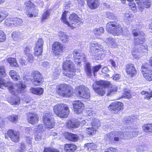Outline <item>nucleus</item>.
Instances as JSON below:
<instances>
[{
  "label": "nucleus",
  "mask_w": 152,
  "mask_h": 152,
  "mask_svg": "<svg viewBox=\"0 0 152 152\" xmlns=\"http://www.w3.org/2000/svg\"><path fill=\"white\" fill-rule=\"evenodd\" d=\"M93 89L99 95H103L107 91V95H110L113 91L112 85L109 81L100 80L96 81L93 85Z\"/></svg>",
  "instance_id": "obj_1"
},
{
  "label": "nucleus",
  "mask_w": 152,
  "mask_h": 152,
  "mask_svg": "<svg viewBox=\"0 0 152 152\" xmlns=\"http://www.w3.org/2000/svg\"><path fill=\"white\" fill-rule=\"evenodd\" d=\"M4 86L8 87L10 93L15 95L19 93H23L26 87L25 85L21 83L17 85L13 84L11 82H8L6 83L4 80L0 77V88L3 89Z\"/></svg>",
  "instance_id": "obj_2"
},
{
  "label": "nucleus",
  "mask_w": 152,
  "mask_h": 152,
  "mask_svg": "<svg viewBox=\"0 0 152 152\" xmlns=\"http://www.w3.org/2000/svg\"><path fill=\"white\" fill-rule=\"evenodd\" d=\"M68 11H64L62 15L61 20L63 23L67 25L69 27L72 28L75 27V24L80 21V18L76 14L73 13L70 14L69 16V22L66 19V14Z\"/></svg>",
  "instance_id": "obj_3"
},
{
  "label": "nucleus",
  "mask_w": 152,
  "mask_h": 152,
  "mask_svg": "<svg viewBox=\"0 0 152 152\" xmlns=\"http://www.w3.org/2000/svg\"><path fill=\"white\" fill-rule=\"evenodd\" d=\"M53 111L58 116L62 118H67L69 111L68 106L64 104L56 105L53 108Z\"/></svg>",
  "instance_id": "obj_4"
},
{
  "label": "nucleus",
  "mask_w": 152,
  "mask_h": 152,
  "mask_svg": "<svg viewBox=\"0 0 152 152\" xmlns=\"http://www.w3.org/2000/svg\"><path fill=\"white\" fill-rule=\"evenodd\" d=\"M72 88L70 85L61 84L57 86L56 91L60 96L63 97L71 96L72 93Z\"/></svg>",
  "instance_id": "obj_5"
},
{
  "label": "nucleus",
  "mask_w": 152,
  "mask_h": 152,
  "mask_svg": "<svg viewBox=\"0 0 152 152\" xmlns=\"http://www.w3.org/2000/svg\"><path fill=\"white\" fill-rule=\"evenodd\" d=\"M72 88L70 85L61 84L57 86L56 91L60 96L63 97L71 96L72 93Z\"/></svg>",
  "instance_id": "obj_6"
},
{
  "label": "nucleus",
  "mask_w": 152,
  "mask_h": 152,
  "mask_svg": "<svg viewBox=\"0 0 152 152\" xmlns=\"http://www.w3.org/2000/svg\"><path fill=\"white\" fill-rule=\"evenodd\" d=\"M63 69L64 70L63 74L65 76L71 78L75 75L74 64L71 61H66L64 63Z\"/></svg>",
  "instance_id": "obj_7"
},
{
  "label": "nucleus",
  "mask_w": 152,
  "mask_h": 152,
  "mask_svg": "<svg viewBox=\"0 0 152 152\" xmlns=\"http://www.w3.org/2000/svg\"><path fill=\"white\" fill-rule=\"evenodd\" d=\"M132 33L134 36H138L137 38L135 37L134 39V45L138 47L143 44L145 41V39L143 38L145 35L144 33L142 31H140L138 29L133 30Z\"/></svg>",
  "instance_id": "obj_8"
},
{
  "label": "nucleus",
  "mask_w": 152,
  "mask_h": 152,
  "mask_svg": "<svg viewBox=\"0 0 152 152\" xmlns=\"http://www.w3.org/2000/svg\"><path fill=\"white\" fill-rule=\"evenodd\" d=\"M76 94L79 97L85 99H89L90 97L89 89L83 85L79 87L76 91Z\"/></svg>",
  "instance_id": "obj_9"
},
{
  "label": "nucleus",
  "mask_w": 152,
  "mask_h": 152,
  "mask_svg": "<svg viewBox=\"0 0 152 152\" xmlns=\"http://www.w3.org/2000/svg\"><path fill=\"white\" fill-rule=\"evenodd\" d=\"M51 113H45L43 116V121L46 128L51 129L53 128L55 124L53 119L51 117Z\"/></svg>",
  "instance_id": "obj_10"
},
{
  "label": "nucleus",
  "mask_w": 152,
  "mask_h": 152,
  "mask_svg": "<svg viewBox=\"0 0 152 152\" xmlns=\"http://www.w3.org/2000/svg\"><path fill=\"white\" fill-rule=\"evenodd\" d=\"M108 108L112 113L117 114L123 110V104L120 102H114L109 105Z\"/></svg>",
  "instance_id": "obj_11"
},
{
  "label": "nucleus",
  "mask_w": 152,
  "mask_h": 152,
  "mask_svg": "<svg viewBox=\"0 0 152 152\" xmlns=\"http://www.w3.org/2000/svg\"><path fill=\"white\" fill-rule=\"evenodd\" d=\"M100 126V124L98 119L94 118L92 121L91 127L88 128L86 131L90 135H92L96 133V129Z\"/></svg>",
  "instance_id": "obj_12"
},
{
  "label": "nucleus",
  "mask_w": 152,
  "mask_h": 152,
  "mask_svg": "<svg viewBox=\"0 0 152 152\" xmlns=\"http://www.w3.org/2000/svg\"><path fill=\"white\" fill-rule=\"evenodd\" d=\"M149 66L147 64H145L142 65L141 69L144 77L146 80L151 81L152 80V74L151 73L152 72L149 70Z\"/></svg>",
  "instance_id": "obj_13"
},
{
  "label": "nucleus",
  "mask_w": 152,
  "mask_h": 152,
  "mask_svg": "<svg viewBox=\"0 0 152 152\" xmlns=\"http://www.w3.org/2000/svg\"><path fill=\"white\" fill-rule=\"evenodd\" d=\"M26 6V15L30 18L33 16L36 17L37 16V13H34V12L33 13L31 12L33 10L34 7V4L30 1H27L25 3Z\"/></svg>",
  "instance_id": "obj_14"
},
{
  "label": "nucleus",
  "mask_w": 152,
  "mask_h": 152,
  "mask_svg": "<svg viewBox=\"0 0 152 152\" xmlns=\"http://www.w3.org/2000/svg\"><path fill=\"white\" fill-rule=\"evenodd\" d=\"M5 137L7 138H8V137H9L12 141L16 142L19 140L20 134L18 132L9 130L8 131L7 133L5 134Z\"/></svg>",
  "instance_id": "obj_15"
},
{
  "label": "nucleus",
  "mask_w": 152,
  "mask_h": 152,
  "mask_svg": "<svg viewBox=\"0 0 152 152\" xmlns=\"http://www.w3.org/2000/svg\"><path fill=\"white\" fill-rule=\"evenodd\" d=\"M73 53L75 56L74 60L75 64L80 66L83 59L84 60L85 56L81 53L80 50H74Z\"/></svg>",
  "instance_id": "obj_16"
},
{
  "label": "nucleus",
  "mask_w": 152,
  "mask_h": 152,
  "mask_svg": "<svg viewBox=\"0 0 152 152\" xmlns=\"http://www.w3.org/2000/svg\"><path fill=\"white\" fill-rule=\"evenodd\" d=\"M23 21L21 19L17 18H10L5 21V24L6 25L11 26L19 25Z\"/></svg>",
  "instance_id": "obj_17"
},
{
  "label": "nucleus",
  "mask_w": 152,
  "mask_h": 152,
  "mask_svg": "<svg viewBox=\"0 0 152 152\" xmlns=\"http://www.w3.org/2000/svg\"><path fill=\"white\" fill-rule=\"evenodd\" d=\"M74 110L75 112L77 114L82 113L84 104L80 101L75 100L73 103Z\"/></svg>",
  "instance_id": "obj_18"
},
{
  "label": "nucleus",
  "mask_w": 152,
  "mask_h": 152,
  "mask_svg": "<svg viewBox=\"0 0 152 152\" xmlns=\"http://www.w3.org/2000/svg\"><path fill=\"white\" fill-rule=\"evenodd\" d=\"M52 50L56 55H58L59 53H61L63 51V45L59 42H55L53 44Z\"/></svg>",
  "instance_id": "obj_19"
},
{
  "label": "nucleus",
  "mask_w": 152,
  "mask_h": 152,
  "mask_svg": "<svg viewBox=\"0 0 152 152\" xmlns=\"http://www.w3.org/2000/svg\"><path fill=\"white\" fill-rule=\"evenodd\" d=\"M100 45L95 42H92L89 44V52L91 53L95 54L99 51Z\"/></svg>",
  "instance_id": "obj_20"
},
{
  "label": "nucleus",
  "mask_w": 152,
  "mask_h": 152,
  "mask_svg": "<svg viewBox=\"0 0 152 152\" xmlns=\"http://www.w3.org/2000/svg\"><path fill=\"white\" fill-rule=\"evenodd\" d=\"M34 79L32 80V82L34 85L37 86L41 83L42 76L38 72H34Z\"/></svg>",
  "instance_id": "obj_21"
},
{
  "label": "nucleus",
  "mask_w": 152,
  "mask_h": 152,
  "mask_svg": "<svg viewBox=\"0 0 152 152\" xmlns=\"http://www.w3.org/2000/svg\"><path fill=\"white\" fill-rule=\"evenodd\" d=\"M38 115L36 113H31L28 115V120L29 123L34 125L38 122Z\"/></svg>",
  "instance_id": "obj_22"
},
{
  "label": "nucleus",
  "mask_w": 152,
  "mask_h": 152,
  "mask_svg": "<svg viewBox=\"0 0 152 152\" xmlns=\"http://www.w3.org/2000/svg\"><path fill=\"white\" fill-rule=\"evenodd\" d=\"M126 71L128 74L131 75V76H133L136 74V70L134 65L133 64H128L126 66Z\"/></svg>",
  "instance_id": "obj_23"
},
{
  "label": "nucleus",
  "mask_w": 152,
  "mask_h": 152,
  "mask_svg": "<svg viewBox=\"0 0 152 152\" xmlns=\"http://www.w3.org/2000/svg\"><path fill=\"white\" fill-rule=\"evenodd\" d=\"M142 128L145 134L148 135L152 134V124H145L142 126Z\"/></svg>",
  "instance_id": "obj_24"
},
{
  "label": "nucleus",
  "mask_w": 152,
  "mask_h": 152,
  "mask_svg": "<svg viewBox=\"0 0 152 152\" xmlns=\"http://www.w3.org/2000/svg\"><path fill=\"white\" fill-rule=\"evenodd\" d=\"M88 7L92 9L97 8L99 4L98 0H86Z\"/></svg>",
  "instance_id": "obj_25"
},
{
  "label": "nucleus",
  "mask_w": 152,
  "mask_h": 152,
  "mask_svg": "<svg viewBox=\"0 0 152 152\" xmlns=\"http://www.w3.org/2000/svg\"><path fill=\"white\" fill-rule=\"evenodd\" d=\"M117 23L115 22H110L107 24L106 30L109 33L112 34V32L117 26Z\"/></svg>",
  "instance_id": "obj_26"
},
{
  "label": "nucleus",
  "mask_w": 152,
  "mask_h": 152,
  "mask_svg": "<svg viewBox=\"0 0 152 152\" xmlns=\"http://www.w3.org/2000/svg\"><path fill=\"white\" fill-rule=\"evenodd\" d=\"M104 40L107 45L112 48L115 47L117 46L115 39L111 37L104 39Z\"/></svg>",
  "instance_id": "obj_27"
},
{
  "label": "nucleus",
  "mask_w": 152,
  "mask_h": 152,
  "mask_svg": "<svg viewBox=\"0 0 152 152\" xmlns=\"http://www.w3.org/2000/svg\"><path fill=\"white\" fill-rule=\"evenodd\" d=\"M114 136V140L115 141H118L119 139H124V135L123 133L121 132H113Z\"/></svg>",
  "instance_id": "obj_28"
},
{
  "label": "nucleus",
  "mask_w": 152,
  "mask_h": 152,
  "mask_svg": "<svg viewBox=\"0 0 152 152\" xmlns=\"http://www.w3.org/2000/svg\"><path fill=\"white\" fill-rule=\"evenodd\" d=\"M58 35L60 40L63 42L66 43L69 41L68 36L65 33L60 32L58 33Z\"/></svg>",
  "instance_id": "obj_29"
},
{
  "label": "nucleus",
  "mask_w": 152,
  "mask_h": 152,
  "mask_svg": "<svg viewBox=\"0 0 152 152\" xmlns=\"http://www.w3.org/2000/svg\"><path fill=\"white\" fill-rule=\"evenodd\" d=\"M23 33L19 31H14L12 34V37L13 39L16 40L23 37Z\"/></svg>",
  "instance_id": "obj_30"
},
{
  "label": "nucleus",
  "mask_w": 152,
  "mask_h": 152,
  "mask_svg": "<svg viewBox=\"0 0 152 152\" xmlns=\"http://www.w3.org/2000/svg\"><path fill=\"white\" fill-rule=\"evenodd\" d=\"M9 75L13 80L15 81L20 80V75L15 70H11L9 72Z\"/></svg>",
  "instance_id": "obj_31"
},
{
  "label": "nucleus",
  "mask_w": 152,
  "mask_h": 152,
  "mask_svg": "<svg viewBox=\"0 0 152 152\" xmlns=\"http://www.w3.org/2000/svg\"><path fill=\"white\" fill-rule=\"evenodd\" d=\"M123 30L121 26L118 23L117 26L112 32V34L117 35H120L122 34Z\"/></svg>",
  "instance_id": "obj_32"
},
{
  "label": "nucleus",
  "mask_w": 152,
  "mask_h": 152,
  "mask_svg": "<svg viewBox=\"0 0 152 152\" xmlns=\"http://www.w3.org/2000/svg\"><path fill=\"white\" fill-rule=\"evenodd\" d=\"M76 146L73 144H66L64 147V150L67 152H72L76 149Z\"/></svg>",
  "instance_id": "obj_33"
},
{
  "label": "nucleus",
  "mask_w": 152,
  "mask_h": 152,
  "mask_svg": "<svg viewBox=\"0 0 152 152\" xmlns=\"http://www.w3.org/2000/svg\"><path fill=\"white\" fill-rule=\"evenodd\" d=\"M30 92L34 94L40 95L42 94L44 91V89L42 88H31L30 89Z\"/></svg>",
  "instance_id": "obj_34"
},
{
  "label": "nucleus",
  "mask_w": 152,
  "mask_h": 152,
  "mask_svg": "<svg viewBox=\"0 0 152 152\" xmlns=\"http://www.w3.org/2000/svg\"><path fill=\"white\" fill-rule=\"evenodd\" d=\"M66 138L69 140L76 142L78 139V137L77 134L69 133L68 134Z\"/></svg>",
  "instance_id": "obj_35"
},
{
  "label": "nucleus",
  "mask_w": 152,
  "mask_h": 152,
  "mask_svg": "<svg viewBox=\"0 0 152 152\" xmlns=\"http://www.w3.org/2000/svg\"><path fill=\"white\" fill-rule=\"evenodd\" d=\"M84 147L87 150L89 151L95 149L96 148V145L93 143L86 144Z\"/></svg>",
  "instance_id": "obj_36"
},
{
  "label": "nucleus",
  "mask_w": 152,
  "mask_h": 152,
  "mask_svg": "<svg viewBox=\"0 0 152 152\" xmlns=\"http://www.w3.org/2000/svg\"><path fill=\"white\" fill-rule=\"evenodd\" d=\"M7 61L11 66L18 67L19 66L16 59L15 58H8Z\"/></svg>",
  "instance_id": "obj_37"
},
{
  "label": "nucleus",
  "mask_w": 152,
  "mask_h": 152,
  "mask_svg": "<svg viewBox=\"0 0 152 152\" xmlns=\"http://www.w3.org/2000/svg\"><path fill=\"white\" fill-rule=\"evenodd\" d=\"M79 125H80L79 121H70L68 122L67 126L68 127L74 128H77Z\"/></svg>",
  "instance_id": "obj_38"
},
{
  "label": "nucleus",
  "mask_w": 152,
  "mask_h": 152,
  "mask_svg": "<svg viewBox=\"0 0 152 152\" xmlns=\"http://www.w3.org/2000/svg\"><path fill=\"white\" fill-rule=\"evenodd\" d=\"M104 30L102 27H100L99 28H95L93 30V32L96 35H100L104 33Z\"/></svg>",
  "instance_id": "obj_39"
},
{
  "label": "nucleus",
  "mask_w": 152,
  "mask_h": 152,
  "mask_svg": "<svg viewBox=\"0 0 152 152\" xmlns=\"http://www.w3.org/2000/svg\"><path fill=\"white\" fill-rule=\"evenodd\" d=\"M10 102L12 105H17L20 103V97L17 96H15L13 98H12L10 100Z\"/></svg>",
  "instance_id": "obj_40"
},
{
  "label": "nucleus",
  "mask_w": 152,
  "mask_h": 152,
  "mask_svg": "<svg viewBox=\"0 0 152 152\" xmlns=\"http://www.w3.org/2000/svg\"><path fill=\"white\" fill-rule=\"evenodd\" d=\"M85 71L86 74L89 77L91 76V66L89 63H88L85 66Z\"/></svg>",
  "instance_id": "obj_41"
},
{
  "label": "nucleus",
  "mask_w": 152,
  "mask_h": 152,
  "mask_svg": "<svg viewBox=\"0 0 152 152\" xmlns=\"http://www.w3.org/2000/svg\"><path fill=\"white\" fill-rule=\"evenodd\" d=\"M113 132L105 135L104 136V140L108 142H110L112 140L114 137Z\"/></svg>",
  "instance_id": "obj_42"
},
{
  "label": "nucleus",
  "mask_w": 152,
  "mask_h": 152,
  "mask_svg": "<svg viewBox=\"0 0 152 152\" xmlns=\"http://www.w3.org/2000/svg\"><path fill=\"white\" fill-rule=\"evenodd\" d=\"M7 118L10 121L14 123H16L18 120V116L16 115H12L8 116Z\"/></svg>",
  "instance_id": "obj_43"
},
{
  "label": "nucleus",
  "mask_w": 152,
  "mask_h": 152,
  "mask_svg": "<svg viewBox=\"0 0 152 152\" xmlns=\"http://www.w3.org/2000/svg\"><path fill=\"white\" fill-rule=\"evenodd\" d=\"M137 48L138 52H139L140 53L141 52H146L147 50V47L146 46L143 45V44L141 45L140 46H139Z\"/></svg>",
  "instance_id": "obj_44"
},
{
  "label": "nucleus",
  "mask_w": 152,
  "mask_h": 152,
  "mask_svg": "<svg viewBox=\"0 0 152 152\" xmlns=\"http://www.w3.org/2000/svg\"><path fill=\"white\" fill-rule=\"evenodd\" d=\"M43 44L44 42L42 39L41 38H39L37 42L35 47L42 49Z\"/></svg>",
  "instance_id": "obj_45"
},
{
  "label": "nucleus",
  "mask_w": 152,
  "mask_h": 152,
  "mask_svg": "<svg viewBox=\"0 0 152 152\" xmlns=\"http://www.w3.org/2000/svg\"><path fill=\"white\" fill-rule=\"evenodd\" d=\"M23 50L24 54L26 56H27V55H29V54H31L32 52L31 48L29 46H27L25 47Z\"/></svg>",
  "instance_id": "obj_46"
},
{
  "label": "nucleus",
  "mask_w": 152,
  "mask_h": 152,
  "mask_svg": "<svg viewBox=\"0 0 152 152\" xmlns=\"http://www.w3.org/2000/svg\"><path fill=\"white\" fill-rule=\"evenodd\" d=\"M43 152H60L57 149L53 148H47L44 149Z\"/></svg>",
  "instance_id": "obj_47"
},
{
  "label": "nucleus",
  "mask_w": 152,
  "mask_h": 152,
  "mask_svg": "<svg viewBox=\"0 0 152 152\" xmlns=\"http://www.w3.org/2000/svg\"><path fill=\"white\" fill-rule=\"evenodd\" d=\"M42 49L35 47L34 48V54L36 56H38L42 55Z\"/></svg>",
  "instance_id": "obj_48"
},
{
  "label": "nucleus",
  "mask_w": 152,
  "mask_h": 152,
  "mask_svg": "<svg viewBox=\"0 0 152 152\" xmlns=\"http://www.w3.org/2000/svg\"><path fill=\"white\" fill-rule=\"evenodd\" d=\"M137 50H133L132 52V55L133 58L136 59H138L140 57V56L139 55V54L140 53L139 52H138Z\"/></svg>",
  "instance_id": "obj_49"
},
{
  "label": "nucleus",
  "mask_w": 152,
  "mask_h": 152,
  "mask_svg": "<svg viewBox=\"0 0 152 152\" xmlns=\"http://www.w3.org/2000/svg\"><path fill=\"white\" fill-rule=\"evenodd\" d=\"M50 12L48 10L44 12L42 16V20H44L48 19L50 16Z\"/></svg>",
  "instance_id": "obj_50"
},
{
  "label": "nucleus",
  "mask_w": 152,
  "mask_h": 152,
  "mask_svg": "<svg viewBox=\"0 0 152 152\" xmlns=\"http://www.w3.org/2000/svg\"><path fill=\"white\" fill-rule=\"evenodd\" d=\"M123 97H125L127 99H129L131 97V95L130 91L129 90L125 91L122 95Z\"/></svg>",
  "instance_id": "obj_51"
},
{
  "label": "nucleus",
  "mask_w": 152,
  "mask_h": 152,
  "mask_svg": "<svg viewBox=\"0 0 152 152\" xmlns=\"http://www.w3.org/2000/svg\"><path fill=\"white\" fill-rule=\"evenodd\" d=\"M35 130L38 133H40V132L44 130L43 127V125L42 124H40L38 126H36L35 128Z\"/></svg>",
  "instance_id": "obj_52"
},
{
  "label": "nucleus",
  "mask_w": 152,
  "mask_h": 152,
  "mask_svg": "<svg viewBox=\"0 0 152 152\" xmlns=\"http://www.w3.org/2000/svg\"><path fill=\"white\" fill-rule=\"evenodd\" d=\"M8 13L4 11H0V18L2 19H4L8 15Z\"/></svg>",
  "instance_id": "obj_53"
},
{
  "label": "nucleus",
  "mask_w": 152,
  "mask_h": 152,
  "mask_svg": "<svg viewBox=\"0 0 152 152\" xmlns=\"http://www.w3.org/2000/svg\"><path fill=\"white\" fill-rule=\"evenodd\" d=\"M106 15L107 17L110 19H114L115 18L114 15L111 12H107Z\"/></svg>",
  "instance_id": "obj_54"
},
{
  "label": "nucleus",
  "mask_w": 152,
  "mask_h": 152,
  "mask_svg": "<svg viewBox=\"0 0 152 152\" xmlns=\"http://www.w3.org/2000/svg\"><path fill=\"white\" fill-rule=\"evenodd\" d=\"M60 72V70L58 69H55L53 72V76L55 79L57 78L59 75Z\"/></svg>",
  "instance_id": "obj_55"
},
{
  "label": "nucleus",
  "mask_w": 152,
  "mask_h": 152,
  "mask_svg": "<svg viewBox=\"0 0 152 152\" xmlns=\"http://www.w3.org/2000/svg\"><path fill=\"white\" fill-rule=\"evenodd\" d=\"M6 37L4 32L0 30V42H2L5 40Z\"/></svg>",
  "instance_id": "obj_56"
},
{
  "label": "nucleus",
  "mask_w": 152,
  "mask_h": 152,
  "mask_svg": "<svg viewBox=\"0 0 152 152\" xmlns=\"http://www.w3.org/2000/svg\"><path fill=\"white\" fill-rule=\"evenodd\" d=\"M27 60L29 63H32L34 61V57L32 54L27 55Z\"/></svg>",
  "instance_id": "obj_57"
},
{
  "label": "nucleus",
  "mask_w": 152,
  "mask_h": 152,
  "mask_svg": "<svg viewBox=\"0 0 152 152\" xmlns=\"http://www.w3.org/2000/svg\"><path fill=\"white\" fill-rule=\"evenodd\" d=\"M137 3L138 4V8L140 11H142L144 9V8H145V7L144 6V5L143 4V2H137Z\"/></svg>",
  "instance_id": "obj_58"
},
{
  "label": "nucleus",
  "mask_w": 152,
  "mask_h": 152,
  "mask_svg": "<svg viewBox=\"0 0 152 152\" xmlns=\"http://www.w3.org/2000/svg\"><path fill=\"white\" fill-rule=\"evenodd\" d=\"M150 0H143V3L144 5V6L145 8H148L150 5L151 4V3L150 1Z\"/></svg>",
  "instance_id": "obj_59"
},
{
  "label": "nucleus",
  "mask_w": 152,
  "mask_h": 152,
  "mask_svg": "<svg viewBox=\"0 0 152 152\" xmlns=\"http://www.w3.org/2000/svg\"><path fill=\"white\" fill-rule=\"evenodd\" d=\"M6 74L4 68L2 66H0V75L4 77L6 75Z\"/></svg>",
  "instance_id": "obj_60"
},
{
  "label": "nucleus",
  "mask_w": 152,
  "mask_h": 152,
  "mask_svg": "<svg viewBox=\"0 0 152 152\" xmlns=\"http://www.w3.org/2000/svg\"><path fill=\"white\" fill-rule=\"evenodd\" d=\"M102 66L99 65L94 67L93 69V73L95 75V73L97 72L101 68Z\"/></svg>",
  "instance_id": "obj_61"
},
{
  "label": "nucleus",
  "mask_w": 152,
  "mask_h": 152,
  "mask_svg": "<svg viewBox=\"0 0 152 152\" xmlns=\"http://www.w3.org/2000/svg\"><path fill=\"white\" fill-rule=\"evenodd\" d=\"M104 152H117V151L115 148L110 147L106 149Z\"/></svg>",
  "instance_id": "obj_62"
},
{
  "label": "nucleus",
  "mask_w": 152,
  "mask_h": 152,
  "mask_svg": "<svg viewBox=\"0 0 152 152\" xmlns=\"http://www.w3.org/2000/svg\"><path fill=\"white\" fill-rule=\"evenodd\" d=\"M19 62L20 65L22 66H25L27 65V62L26 61L25 59H23L22 58H21L20 59Z\"/></svg>",
  "instance_id": "obj_63"
},
{
  "label": "nucleus",
  "mask_w": 152,
  "mask_h": 152,
  "mask_svg": "<svg viewBox=\"0 0 152 152\" xmlns=\"http://www.w3.org/2000/svg\"><path fill=\"white\" fill-rule=\"evenodd\" d=\"M25 148V145L24 144H22L20 145V148L16 151V152H23Z\"/></svg>",
  "instance_id": "obj_64"
}]
</instances>
